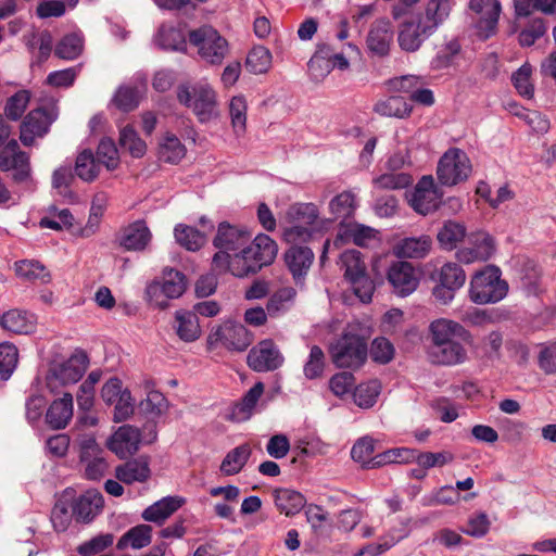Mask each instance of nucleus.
I'll return each mask as SVG.
<instances>
[{"instance_id":"49","label":"nucleus","mask_w":556,"mask_h":556,"mask_svg":"<svg viewBox=\"0 0 556 556\" xmlns=\"http://www.w3.org/2000/svg\"><path fill=\"white\" fill-rule=\"evenodd\" d=\"M286 217L292 224L314 225L318 218V208L313 203H295L288 208Z\"/></svg>"},{"instance_id":"13","label":"nucleus","mask_w":556,"mask_h":556,"mask_svg":"<svg viewBox=\"0 0 556 556\" xmlns=\"http://www.w3.org/2000/svg\"><path fill=\"white\" fill-rule=\"evenodd\" d=\"M470 247H464L456 252V258L464 264L485 262L495 252L493 238L485 232H475L468 237Z\"/></svg>"},{"instance_id":"35","label":"nucleus","mask_w":556,"mask_h":556,"mask_svg":"<svg viewBox=\"0 0 556 556\" xmlns=\"http://www.w3.org/2000/svg\"><path fill=\"white\" fill-rule=\"evenodd\" d=\"M333 54V50L329 45H319L315 54L308 62V70L311 75L316 80L324 79L331 72V60Z\"/></svg>"},{"instance_id":"20","label":"nucleus","mask_w":556,"mask_h":556,"mask_svg":"<svg viewBox=\"0 0 556 556\" xmlns=\"http://www.w3.org/2000/svg\"><path fill=\"white\" fill-rule=\"evenodd\" d=\"M432 34L433 31L424 22H405L399 29V46L406 52H415Z\"/></svg>"},{"instance_id":"21","label":"nucleus","mask_w":556,"mask_h":556,"mask_svg":"<svg viewBox=\"0 0 556 556\" xmlns=\"http://www.w3.org/2000/svg\"><path fill=\"white\" fill-rule=\"evenodd\" d=\"M103 504L104 500L99 491L88 490L72 505L73 516L77 522L88 523L100 514Z\"/></svg>"},{"instance_id":"6","label":"nucleus","mask_w":556,"mask_h":556,"mask_svg":"<svg viewBox=\"0 0 556 556\" xmlns=\"http://www.w3.org/2000/svg\"><path fill=\"white\" fill-rule=\"evenodd\" d=\"M186 288V276L174 268H166L163 271V281L150 283L146 293L151 303L161 309H165L168 306L167 300L178 299L184 294Z\"/></svg>"},{"instance_id":"31","label":"nucleus","mask_w":556,"mask_h":556,"mask_svg":"<svg viewBox=\"0 0 556 556\" xmlns=\"http://www.w3.org/2000/svg\"><path fill=\"white\" fill-rule=\"evenodd\" d=\"M275 504L281 514L292 516L298 514L306 504L305 497L291 489H277L274 492Z\"/></svg>"},{"instance_id":"46","label":"nucleus","mask_w":556,"mask_h":556,"mask_svg":"<svg viewBox=\"0 0 556 556\" xmlns=\"http://www.w3.org/2000/svg\"><path fill=\"white\" fill-rule=\"evenodd\" d=\"M15 274L17 277L27 280L35 281L39 280L42 283L50 281V274L46 267L37 261L23 260L15 263Z\"/></svg>"},{"instance_id":"3","label":"nucleus","mask_w":556,"mask_h":556,"mask_svg":"<svg viewBox=\"0 0 556 556\" xmlns=\"http://www.w3.org/2000/svg\"><path fill=\"white\" fill-rule=\"evenodd\" d=\"M177 99L191 109L201 123L217 116V94L207 83L200 81L190 87L180 85L177 88Z\"/></svg>"},{"instance_id":"1","label":"nucleus","mask_w":556,"mask_h":556,"mask_svg":"<svg viewBox=\"0 0 556 556\" xmlns=\"http://www.w3.org/2000/svg\"><path fill=\"white\" fill-rule=\"evenodd\" d=\"M277 251L276 242L268 235L260 233L239 253H235L232 261H227L224 254H214L212 266L218 274L230 273L235 277L244 278L270 265L276 258Z\"/></svg>"},{"instance_id":"59","label":"nucleus","mask_w":556,"mask_h":556,"mask_svg":"<svg viewBox=\"0 0 556 556\" xmlns=\"http://www.w3.org/2000/svg\"><path fill=\"white\" fill-rule=\"evenodd\" d=\"M247 101L242 96L232 97L229 103V115L231 125L237 135L245 131L247 127Z\"/></svg>"},{"instance_id":"52","label":"nucleus","mask_w":556,"mask_h":556,"mask_svg":"<svg viewBox=\"0 0 556 556\" xmlns=\"http://www.w3.org/2000/svg\"><path fill=\"white\" fill-rule=\"evenodd\" d=\"M296 291L292 287L278 289L268 300L266 309L269 315L286 312L293 304Z\"/></svg>"},{"instance_id":"26","label":"nucleus","mask_w":556,"mask_h":556,"mask_svg":"<svg viewBox=\"0 0 556 556\" xmlns=\"http://www.w3.org/2000/svg\"><path fill=\"white\" fill-rule=\"evenodd\" d=\"M0 325L10 332L28 334L36 328V317L27 311L13 308L2 314Z\"/></svg>"},{"instance_id":"60","label":"nucleus","mask_w":556,"mask_h":556,"mask_svg":"<svg viewBox=\"0 0 556 556\" xmlns=\"http://www.w3.org/2000/svg\"><path fill=\"white\" fill-rule=\"evenodd\" d=\"M97 162L103 164L109 170H114L119 164V156L114 141L103 138L97 149Z\"/></svg>"},{"instance_id":"18","label":"nucleus","mask_w":556,"mask_h":556,"mask_svg":"<svg viewBox=\"0 0 556 556\" xmlns=\"http://www.w3.org/2000/svg\"><path fill=\"white\" fill-rule=\"evenodd\" d=\"M431 336V345H442L455 339L468 341L470 332L457 321L439 318L433 320L429 326Z\"/></svg>"},{"instance_id":"40","label":"nucleus","mask_w":556,"mask_h":556,"mask_svg":"<svg viewBox=\"0 0 556 556\" xmlns=\"http://www.w3.org/2000/svg\"><path fill=\"white\" fill-rule=\"evenodd\" d=\"M151 532L152 528L148 525L132 527L119 538L116 547L118 549H125L128 545L135 549L146 547L151 543Z\"/></svg>"},{"instance_id":"23","label":"nucleus","mask_w":556,"mask_h":556,"mask_svg":"<svg viewBox=\"0 0 556 556\" xmlns=\"http://www.w3.org/2000/svg\"><path fill=\"white\" fill-rule=\"evenodd\" d=\"M459 339L452 340L442 345H431L429 357L433 364L453 366L467 359V351Z\"/></svg>"},{"instance_id":"48","label":"nucleus","mask_w":556,"mask_h":556,"mask_svg":"<svg viewBox=\"0 0 556 556\" xmlns=\"http://www.w3.org/2000/svg\"><path fill=\"white\" fill-rule=\"evenodd\" d=\"M340 238L352 240L356 245L364 247L375 238L376 230L371 227L357 223H341Z\"/></svg>"},{"instance_id":"11","label":"nucleus","mask_w":556,"mask_h":556,"mask_svg":"<svg viewBox=\"0 0 556 556\" xmlns=\"http://www.w3.org/2000/svg\"><path fill=\"white\" fill-rule=\"evenodd\" d=\"M251 235L243 228L223 222L218 225L213 245L218 250L215 254H224L228 260H233V254L250 241Z\"/></svg>"},{"instance_id":"58","label":"nucleus","mask_w":556,"mask_h":556,"mask_svg":"<svg viewBox=\"0 0 556 556\" xmlns=\"http://www.w3.org/2000/svg\"><path fill=\"white\" fill-rule=\"evenodd\" d=\"M140 410L150 417H160L168 408L166 397L159 391L151 390L146 399L139 403Z\"/></svg>"},{"instance_id":"51","label":"nucleus","mask_w":556,"mask_h":556,"mask_svg":"<svg viewBox=\"0 0 556 556\" xmlns=\"http://www.w3.org/2000/svg\"><path fill=\"white\" fill-rule=\"evenodd\" d=\"M18 364L17 348L8 342L0 343V379L9 380Z\"/></svg>"},{"instance_id":"17","label":"nucleus","mask_w":556,"mask_h":556,"mask_svg":"<svg viewBox=\"0 0 556 556\" xmlns=\"http://www.w3.org/2000/svg\"><path fill=\"white\" fill-rule=\"evenodd\" d=\"M140 440L141 435L137 428L124 425L109 439L108 447L119 458H126L138 451Z\"/></svg>"},{"instance_id":"7","label":"nucleus","mask_w":556,"mask_h":556,"mask_svg":"<svg viewBox=\"0 0 556 556\" xmlns=\"http://www.w3.org/2000/svg\"><path fill=\"white\" fill-rule=\"evenodd\" d=\"M468 155L460 149H448L440 159L437 168L439 181L444 186H455L465 181L471 174Z\"/></svg>"},{"instance_id":"30","label":"nucleus","mask_w":556,"mask_h":556,"mask_svg":"<svg viewBox=\"0 0 556 556\" xmlns=\"http://www.w3.org/2000/svg\"><path fill=\"white\" fill-rule=\"evenodd\" d=\"M264 393V384L256 382L242 397L240 402L233 405L229 419L236 422L248 420L253 409L255 408L258 400Z\"/></svg>"},{"instance_id":"5","label":"nucleus","mask_w":556,"mask_h":556,"mask_svg":"<svg viewBox=\"0 0 556 556\" xmlns=\"http://www.w3.org/2000/svg\"><path fill=\"white\" fill-rule=\"evenodd\" d=\"M329 353L337 367L358 368L368 356L366 338L352 331H345L330 345Z\"/></svg>"},{"instance_id":"10","label":"nucleus","mask_w":556,"mask_h":556,"mask_svg":"<svg viewBox=\"0 0 556 556\" xmlns=\"http://www.w3.org/2000/svg\"><path fill=\"white\" fill-rule=\"evenodd\" d=\"M56 117L58 113L53 106L30 111L21 124V142L26 147L31 146L36 138H41L49 131L50 125Z\"/></svg>"},{"instance_id":"4","label":"nucleus","mask_w":556,"mask_h":556,"mask_svg":"<svg viewBox=\"0 0 556 556\" xmlns=\"http://www.w3.org/2000/svg\"><path fill=\"white\" fill-rule=\"evenodd\" d=\"M189 42L206 64L218 66L229 53V43L217 29L203 25L189 31Z\"/></svg>"},{"instance_id":"62","label":"nucleus","mask_w":556,"mask_h":556,"mask_svg":"<svg viewBox=\"0 0 556 556\" xmlns=\"http://www.w3.org/2000/svg\"><path fill=\"white\" fill-rule=\"evenodd\" d=\"M374 186L381 190L404 189L412 185L413 178L406 173H387L374 179Z\"/></svg>"},{"instance_id":"57","label":"nucleus","mask_w":556,"mask_h":556,"mask_svg":"<svg viewBox=\"0 0 556 556\" xmlns=\"http://www.w3.org/2000/svg\"><path fill=\"white\" fill-rule=\"evenodd\" d=\"M414 462H416L422 469L442 467L448 463H452L454 459V455L447 451L432 453L414 450Z\"/></svg>"},{"instance_id":"19","label":"nucleus","mask_w":556,"mask_h":556,"mask_svg":"<svg viewBox=\"0 0 556 556\" xmlns=\"http://www.w3.org/2000/svg\"><path fill=\"white\" fill-rule=\"evenodd\" d=\"M393 40V28L387 18L375 21L367 35L366 43L370 52L378 56H384L390 51Z\"/></svg>"},{"instance_id":"39","label":"nucleus","mask_w":556,"mask_h":556,"mask_svg":"<svg viewBox=\"0 0 556 556\" xmlns=\"http://www.w3.org/2000/svg\"><path fill=\"white\" fill-rule=\"evenodd\" d=\"M174 236L176 242L188 251L195 252L200 250L205 241L206 237L204 233L195 229L194 227L178 224L174 229Z\"/></svg>"},{"instance_id":"42","label":"nucleus","mask_w":556,"mask_h":556,"mask_svg":"<svg viewBox=\"0 0 556 556\" xmlns=\"http://www.w3.org/2000/svg\"><path fill=\"white\" fill-rule=\"evenodd\" d=\"M155 42L162 49L173 51H185L187 47L186 37L181 30L167 25L160 27Z\"/></svg>"},{"instance_id":"22","label":"nucleus","mask_w":556,"mask_h":556,"mask_svg":"<svg viewBox=\"0 0 556 556\" xmlns=\"http://www.w3.org/2000/svg\"><path fill=\"white\" fill-rule=\"evenodd\" d=\"M151 476L149 459L146 456H139L116 466L115 477L123 483L132 484L135 482H146Z\"/></svg>"},{"instance_id":"16","label":"nucleus","mask_w":556,"mask_h":556,"mask_svg":"<svg viewBox=\"0 0 556 556\" xmlns=\"http://www.w3.org/2000/svg\"><path fill=\"white\" fill-rule=\"evenodd\" d=\"M152 238L146 222L138 219L121 229L116 242L126 251H143Z\"/></svg>"},{"instance_id":"45","label":"nucleus","mask_w":556,"mask_h":556,"mask_svg":"<svg viewBox=\"0 0 556 556\" xmlns=\"http://www.w3.org/2000/svg\"><path fill=\"white\" fill-rule=\"evenodd\" d=\"M100 165L90 150L80 152L75 162V174L81 180L91 182L99 176Z\"/></svg>"},{"instance_id":"28","label":"nucleus","mask_w":556,"mask_h":556,"mask_svg":"<svg viewBox=\"0 0 556 556\" xmlns=\"http://www.w3.org/2000/svg\"><path fill=\"white\" fill-rule=\"evenodd\" d=\"M431 247L432 240L427 235L408 237L394 247V253L403 258H424L429 254Z\"/></svg>"},{"instance_id":"53","label":"nucleus","mask_w":556,"mask_h":556,"mask_svg":"<svg viewBox=\"0 0 556 556\" xmlns=\"http://www.w3.org/2000/svg\"><path fill=\"white\" fill-rule=\"evenodd\" d=\"M340 266L344 270V277L350 281L361 275L366 274V267L361 260V252L357 250H346L340 255Z\"/></svg>"},{"instance_id":"14","label":"nucleus","mask_w":556,"mask_h":556,"mask_svg":"<svg viewBox=\"0 0 556 556\" xmlns=\"http://www.w3.org/2000/svg\"><path fill=\"white\" fill-rule=\"evenodd\" d=\"M283 357L273 340H263L250 350L248 365L255 371H271L281 366Z\"/></svg>"},{"instance_id":"64","label":"nucleus","mask_w":556,"mask_h":556,"mask_svg":"<svg viewBox=\"0 0 556 556\" xmlns=\"http://www.w3.org/2000/svg\"><path fill=\"white\" fill-rule=\"evenodd\" d=\"M439 281L458 290L466 281V274L458 264L446 263L440 269Z\"/></svg>"},{"instance_id":"2","label":"nucleus","mask_w":556,"mask_h":556,"mask_svg":"<svg viewBox=\"0 0 556 556\" xmlns=\"http://www.w3.org/2000/svg\"><path fill=\"white\" fill-rule=\"evenodd\" d=\"M501 276L500 268L494 265H488L477 271L470 280V300L479 305L502 301L508 293V283Z\"/></svg>"},{"instance_id":"9","label":"nucleus","mask_w":556,"mask_h":556,"mask_svg":"<svg viewBox=\"0 0 556 556\" xmlns=\"http://www.w3.org/2000/svg\"><path fill=\"white\" fill-rule=\"evenodd\" d=\"M89 364L85 352L79 351L73 354L63 363L52 366L47 376V384L50 389L59 386L73 384L80 380Z\"/></svg>"},{"instance_id":"54","label":"nucleus","mask_w":556,"mask_h":556,"mask_svg":"<svg viewBox=\"0 0 556 556\" xmlns=\"http://www.w3.org/2000/svg\"><path fill=\"white\" fill-rule=\"evenodd\" d=\"M380 394V383L377 380H371L366 383L357 386L353 393L355 404L361 408L372 407Z\"/></svg>"},{"instance_id":"27","label":"nucleus","mask_w":556,"mask_h":556,"mask_svg":"<svg viewBox=\"0 0 556 556\" xmlns=\"http://www.w3.org/2000/svg\"><path fill=\"white\" fill-rule=\"evenodd\" d=\"M73 416V396L65 393L49 406L46 414L47 424L55 430L64 429Z\"/></svg>"},{"instance_id":"8","label":"nucleus","mask_w":556,"mask_h":556,"mask_svg":"<svg viewBox=\"0 0 556 556\" xmlns=\"http://www.w3.org/2000/svg\"><path fill=\"white\" fill-rule=\"evenodd\" d=\"M253 334L242 325L233 321L213 328L207 337L210 346L223 345L230 351H245L253 342Z\"/></svg>"},{"instance_id":"50","label":"nucleus","mask_w":556,"mask_h":556,"mask_svg":"<svg viewBox=\"0 0 556 556\" xmlns=\"http://www.w3.org/2000/svg\"><path fill=\"white\" fill-rule=\"evenodd\" d=\"M102 377L101 370H92L80 384L77 393V405L83 412H89L93 406L94 386Z\"/></svg>"},{"instance_id":"12","label":"nucleus","mask_w":556,"mask_h":556,"mask_svg":"<svg viewBox=\"0 0 556 556\" xmlns=\"http://www.w3.org/2000/svg\"><path fill=\"white\" fill-rule=\"evenodd\" d=\"M468 7L480 15L477 22V35L480 39H488L496 33L502 5L498 0H469Z\"/></svg>"},{"instance_id":"15","label":"nucleus","mask_w":556,"mask_h":556,"mask_svg":"<svg viewBox=\"0 0 556 556\" xmlns=\"http://www.w3.org/2000/svg\"><path fill=\"white\" fill-rule=\"evenodd\" d=\"M388 281L400 296L413 293L418 287L419 279L413 265L405 261L394 262L388 269Z\"/></svg>"},{"instance_id":"43","label":"nucleus","mask_w":556,"mask_h":556,"mask_svg":"<svg viewBox=\"0 0 556 556\" xmlns=\"http://www.w3.org/2000/svg\"><path fill=\"white\" fill-rule=\"evenodd\" d=\"M329 210L333 220L351 218L356 210L355 195L351 191H343L336 195L329 203Z\"/></svg>"},{"instance_id":"29","label":"nucleus","mask_w":556,"mask_h":556,"mask_svg":"<svg viewBox=\"0 0 556 556\" xmlns=\"http://www.w3.org/2000/svg\"><path fill=\"white\" fill-rule=\"evenodd\" d=\"M184 503L185 500L182 497L166 496L147 507L142 513V518L146 521L162 523L179 509Z\"/></svg>"},{"instance_id":"38","label":"nucleus","mask_w":556,"mask_h":556,"mask_svg":"<svg viewBox=\"0 0 556 556\" xmlns=\"http://www.w3.org/2000/svg\"><path fill=\"white\" fill-rule=\"evenodd\" d=\"M441 199L435 189L415 188L409 200L410 206L421 215H428L440 205Z\"/></svg>"},{"instance_id":"44","label":"nucleus","mask_w":556,"mask_h":556,"mask_svg":"<svg viewBox=\"0 0 556 556\" xmlns=\"http://www.w3.org/2000/svg\"><path fill=\"white\" fill-rule=\"evenodd\" d=\"M465 236L466 228L463 224L447 220L439 230L437 239L442 249L451 251L456 248V244L462 241Z\"/></svg>"},{"instance_id":"34","label":"nucleus","mask_w":556,"mask_h":556,"mask_svg":"<svg viewBox=\"0 0 556 556\" xmlns=\"http://www.w3.org/2000/svg\"><path fill=\"white\" fill-rule=\"evenodd\" d=\"M252 454V448L248 443L241 444L229 451L220 464V471L225 476L239 473L248 463Z\"/></svg>"},{"instance_id":"63","label":"nucleus","mask_w":556,"mask_h":556,"mask_svg":"<svg viewBox=\"0 0 556 556\" xmlns=\"http://www.w3.org/2000/svg\"><path fill=\"white\" fill-rule=\"evenodd\" d=\"M30 100V94L27 90H20L11 96L5 103L4 114L9 119H20Z\"/></svg>"},{"instance_id":"33","label":"nucleus","mask_w":556,"mask_h":556,"mask_svg":"<svg viewBox=\"0 0 556 556\" xmlns=\"http://www.w3.org/2000/svg\"><path fill=\"white\" fill-rule=\"evenodd\" d=\"M176 332L186 342L195 341L201 334L198 317L192 311H177L175 314Z\"/></svg>"},{"instance_id":"37","label":"nucleus","mask_w":556,"mask_h":556,"mask_svg":"<svg viewBox=\"0 0 556 556\" xmlns=\"http://www.w3.org/2000/svg\"><path fill=\"white\" fill-rule=\"evenodd\" d=\"M186 147L174 134L167 132L159 147V157L169 164H178L186 155Z\"/></svg>"},{"instance_id":"24","label":"nucleus","mask_w":556,"mask_h":556,"mask_svg":"<svg viewBox=\"0 0 556 556\" xmlns=\"http://www.w3.org/2000/svg\"><path fill=\"white\" fill-rule=\"evenodd\" d=\"M313 260V251L302 245H291L285 254L286 264L296 282L307 274Z\"/></svg>"},{"instance_id":"55","label":"nucleus","mask_w":556,"mask_h":556,"mask_svg":"<svg viewBox=\"0 0 556 556\" xmlns=\"http://www.w3.org/2000/svg\"><path fill=\"white\" fill-rule=\"evenodd\" d=\"M271 63V54L268 49L262 46L254 47L247 56L245 66L252 74H264Z\"/></svg>"},{"instance_id":"47","label":"nucleus","mask_w":556,"mask_h":556,"mask_svg":"<svg viewBox=\"0 0 556 556\" xmlns=\"http://www.w3.org/2000/svg\"><path fill=\"white\" fill-rule=\"evenodd\" d=\"M118 142L134 157H142L147 151L146 142L131 125H126L121 129Z\"/></svg>"},{"instance_id":"61","label":"nucleus","mask_w":556,"mask_h":556,"mask_svg":"<svg viewBox=\"0 0 556 556\" xmlns=\"http://www.w3.org/2000/svg\"><path fill=\"white\" fill-rule=\"evenodd\" d=\"M388 90L413 96L420 85H426L424 78L417 75H403L393 77L386 83Z\"/></svg>"},{"instance_id":"36","label":"nucleus","mask_w":556,"mask_h":556,"mask_svg":"<svg viewBox=\"0 0 556 556\" xmlns=\"http://www.w3.org/2000/svg\"><path fill=\"white\" fill-rule=\"evenodd\" d=\"M374 111L381 116L406 118L410 115L413 106L404 98L392 96L377 102Z\"/></svg>"},{"instance_id":"56","label":"nucleus","mask_w":556,"mask_h":556,"mask_svg":"<svg viewBox=\"0 0 556 556\" xmlns=\"http://www.w3.org/2000/svg\"><path fill=\"white\" fill-rule=\"evenodd\" d=\"M81 51L83 38L77 34H67L56 45L54 54L63 60H74Z\"/></svg>"},{"instance_id":"32","label":"nucleus","mask_w":556,"mask_h":556,"mask_svg":"<svg viewBox=\"0 0 556 556\" xmlns=\"http://www.w3.org/2000/svg\"><path fill=\"white\" fill-rule=\"evenodd\" d=\"M414 448L395 447L377 454L365 464V469L379 468L388 464H408L414 462Z\"/></svg>"},{"instance_id":"25","label":"nucleus","mask_w":556,"mask_h":556,"mask_svg":"<svg viewBox=\"0 0 556 556\" xmlns=\"http://www.w3.org/2000/svg\"><path fill=\"white\" fill-rule=\"evenodd\" d=\"M0 170L12 172V179L16 184L28 181L31 178L29 155L26 152H20L7 156L5 152H0Z\"/></svg>"},{"instance_id":"41","label":"nucleus","mask_w":556,"mask_h":556,"mask_svg":"<svg viewBox=\"0 0 556 556\" xmlns=\"http://www.w3.org/2000/svg\"><path fill=\"white\" fill-rule=\"evenodd\" d=\"M451 4L448 0H429L425 15L419 20L434 33L440 24L450 15Z\"/></svg>"}]
</instances>
